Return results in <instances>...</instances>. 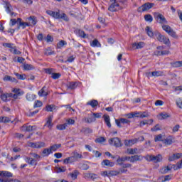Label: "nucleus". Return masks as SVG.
I'll return each instance as SVG.
<instances>
[{"label":"nucleus","instance_id":"45","mask_svg":"<svg viewBox=\"0 0 182 182\" xmlns=\"http://www.w3.org/2000/svg\"><path fill=\"white\" fill-rule=\"evenodd\" d=\"M144 19L146 22H153V16H151L150 14L145 15Z\"/></svg>","mask_w":182,"mask_h":182},{"label":"nucleus","instance_id":"38","mask_svg":"<svg viewBox=\"0 0 182 182\" xmlns=\"http://www.w3.org/2000/svg\"><path fill=\"white\" fill-rule=\"evenodd\" d=\"M171 65L173 66V68H181L182 61L173 62L171 63Z\"/></svg>","mask_w":182,"mask_h":182},{"label":"nucleus","instance_id":"11","mask_svg":"<svg viewBox=\"0 0 182 182\" xmlns=\"http://www.w3.org/2000/svg\"><path fill=\"white\" fill-rule=\"evenodd\" d=\"M17 21L18 22V26L16 28V31H19L21 28H22V29H25L26 26H30L29 23L22 21V18H18Z\"/></svg>","mask_w":182,"mask_h":182},{"label":"nucleus","instance_id":"26","mask_svg":"<svg viewBox=\"0 0 182 182\" xmlns=\"http://www.w3.org/2000/svg\"><path fill=\"white\" fill-rule=\"evenodd\" d=\"M101 164L102 166H107V167H113V166H114V164L108 159L103 160Z\"/></svg>","mask_w":182,"mask_h":182},{"label":"nucleus","instance_id":"31","mask_svg":"<svg viewBox=\"0 0 182 182\" xmlns=\"http://www.w3.org/2000/svg\"><path fill=\"white\" fill-rule=\"evenodd\" d=\"M43 157H48L49 154H52V151H50V148L44 149L42 152Z\"/></svg>","mask_w":182,"mask_h":182},{"label":"nucleus","instance_id":"16","mask_svg":"<svg viewBox=\"0 0 182 182\" xmlns=\"http://www.w3.org/2000/svg\"><path fill=\"white\" fill-rule=\"evenodd\" d=\"M173 169V166H171V164H169L166 166H164L160 169V173L161 174H167L168 171H170Z\"/></svg>","mask_w":182,"mask_h":182},{"label":"nucleus","instance_id":"20","mask_svg":"<svg viewBox=\"0 0 182 182\" xmlns=\"http://www.w3.org/2000/svg\"><path fill=\"white\" fill-rule=\"evenodd\" d=\"M141 160H143V156L141 155H134L131 156V163L141 161Z\"/></svg>","mask_w":182,"mask_h":182},{"label":"nucleus","instance_id":"18","mask_svg":"<svg viewBox=\"0 0 182 182\" xmlns=\"http://www.w3.org/2000/svg\"><path fill=\"white\" fill-rule=\"evenodd\" d=\"M144 46H146L144 42L134 43L132 44L133 49H143Z\"/></svg>","mask_w":182,"mask_h":182},{"label":"nucleus","instance_id":"27","mask_svg":"<svg viewBox=\"0 0 182 182\" xmlns=\"http://www.w3.org/2000/svg\"><path fill=\"white\" fill-rule=\"evenodd\" d=\"M103 119L107 127H112V124L110 123V116L105 114L103 115Z\"/></svg>","mask_w":182,"mask_h":182},{"label":"nucleus","instance_id":"5","mask_svg":"<svg viewBox=\"0 0 182 182\" xmlns=\"http://www.w3.org/2000/svg\"><path fill=\"white\" fill-rule=\"evenodd\" d=\"M112 4L109 6L108 9L111 12H116V11H119L120 9V2L122 0H110Z\"/></svg>","mask_w":182,"mask_h":182},{"label":"nucleus","instance_id":"52","mask_svg":"<svg viewBox=\"0 0 182 182\" xmlns=\"http://www.w3.org/2000/svg\"><path fill=\"white\" fill-rule=\"evenodd\" d=\"M16 23H19V22L18 21V20L15 19V18H11L10 20V23L9 25L10 26H15Z\"/></svg>","mask_w":182,"mask_h":182},{"label":"nucleus","instance_id":"44","mask_svg":"<svg viewBox=\"0 0 182 182\" xmlns=\"http://www.w3.org/2000/svg\"><path fill=\"white\" fill-rule=\"evenodd\" d=\"M128 154H137V149H127V150Z\"/></svg>","mask_w":182,"mask_h":182},{"label":"nucleus","instance_id":"41","mask_svg":"<svg viewBox=\"0 0 182 182\" xmlns=\"http://www.w3.org/2000/svg\"><path fill=\"white\" fill-rule=\"evenodd\" d=\"M66 45H68V43L62 40L57 44V47L58 48V49H61V48H63V46Z\"/></svg>","mask_w":182,"mask_h":182},{"label":"nucleus","instance_id":"17","mask_svg":"<svg viewBox=\"0 0 182 182\" xmlns=\"http://www.w3.org/2000/svg\"><path fill=\"white\" fill-rule=\"evenodd\" d=\"M123 161H130L131 162V156H124V157H122V158H120V156H119L117 160V162L118 163V164L122 166Z\"/></svg>","mask_w":182,"mask_h":182},{"label":"nucleus","instance_id":"9","mask_svg":"<svg viewBox=\"0 0 182 182\" xmlns=\"http://www.w3.org/2000/svg\"><path fill=\"white\" fill-rule=\"evenodd\" d=\"M162 29L165 31V32H167L168 35H169L170 36H172V38H176V36H177L174 30H173V28H171V27H170V26L168 25H166V24L162 25Z\"/></svg>","mask_w":182,"mask_h":182},{"label":"nucleus","instance_id":"59","mask_svg":"<svg viewBox=\"0 0 182 182\" xmlns=\"http://www.w3.org/2000/svg\"><path fill=\"white\" fill-rule=\"evenodd\" d=\"M96 143H105V141H106V139H105V137H99L97 139H95Z\"/></svg>","mask_w":182,"mask_h":182},{"label":"nucleus","instance_id":"35","mask_svg":"<svg viewBox=\"0 0 182 182\" xmlns=\"http://www.w3.org/2000/svg\"><path fill=\"white\" fill-rule=\"evenodd\" d=\"M23 69L24 70H33V69H35V66L31 64H25L23 65Z\"/></svg>","mask_w":182,"mask_h":182},{"label":"nucleus","instance_id":"15","mask_svg":"<svg viewBox=\"0 0 182 182\" xmlns=\"http://www.w3.org/2000/svg\"><path fill=\"white\" fill-rule=\"evenodd\" d=\"M147 77H152V76L159 77L163 76V72L161 71H154L146 73Z\"/></svg>","mask_w":182,"mask_h":182},{"label":"nucleus","instance_id":"7","mask_svg":"<svg viewBox=\"0 0 182 182\" xmlns=\"http://www.w3.org/2000/svg\"><path fill=\"white\" fill-rule=\"evenodd\" d=\"M154 16L157 22H159V23H161V25H167V20L166 19V17H164L163 14H160V13L155 12L154 13Z\"/></svg>","mask_w":182,"mask_h":182},{"label":"nucleus","instance_id":"19","mask_svg":"<svg viewBox=\"0 0 182 182\" xmlns=\"http://www.w3.org/2000/svg\"><path fill=\"white\" fill-rule=\"evenodd\" d=\"M3 80L4 82H13L14 83H18V80H16L15 77H13L10 75H5L3 78Z\"/></svg>","mask_w":182,"mask_h":182},{"label":"nucleus","instance_id":"10","mask_svg":"<svg viewBox=\"0 0 182 182\" xmlns=\"http://www.w3.org/2000/svg\"><path fill=\"white\" fill-rule=\"evenodd\" d=\"M109 144H114L115 147H122V141L118 137H114L109 140Z\"/></svg>","mask_w":182,"mask_h":182},{"label":"nucleus","instance_id":"39","mask_svg":"<svg viewBox=\"0 0 182 182\" xmlns=\"http://www.w3.org/2000/svg\"><path fill=\"white\" fill-rule=\"evenodd\" d=\"M159 178L160 180H161L162 182L170 181V180H171V176L166 175L165 176H161Z\"/></svg>","mask_w":182,"mask_h":182},{"label":"nucleus","instance_id":"21","mask_svg":"<svg viewBox=\"0 0 182 182\" xmlns=\"http://www.w3.org/2000/svg\"><path fill=\"white\" fill-rule=\"evenodd\" d=\"M38 96L41 97H46L48 95V92L46 91V87L44 86L38 92Z\"/></svg>","mask_w":182,"mask_h":182},{"label":"nucleus","instance_id":"36","mask_svg":"<svg viewBox=\"0 0 182 182\" xmlns=\"http://www.w3.org/2000/svg\"><path fill=\"white\" fill-rule=\"evenodd\" d=\"M12 92L18 96H22L23 95V91H21L19 88H14Z\"/></svg>","mask_w":182,"mask_h":182},{"label":"nucleus","instance_id":"47","mask_svg":"<svg viewBox=\"0 0 182 182\" xmlns=\"http://www.w3.org/2000/svg\"><path fill=\"white\" fill-rule=\"evenodd\" d=\"M28 21H29V22H31V23L32 25H36V17H35V16H30L28 18Z\"/></svg>","mask_w":182,"mask_h":182},{"label":"nucleus","instance_id":"4","mask_svg":"<svg viewBox=\"0 0 182 182\" xmlns=\"http://www.w3.org/2000/svg\"><path fill=\"white\" fill-rule=\"evenodd\" d=\"M12 173L6 171H0V182H11L9 177H12Z\"/></svg>","mask_w":182,"mask_h":182},{"label":"nucleus","instance_id":"42","mask_svg":"<svg viewBox=\"0 0 182 182\" xmlns=\"http://www.w3.org/2000/svg\"><path fill=\"white\" fill-rule=\"evenodd\" d=\"M66 127H68V125L66 124H58L56 126V129L58 130H66Z\"/></svg>","mask_w":182,"mask_h":182},{"label":"nucleus","instance_id":"37","mask_svg":"<svg viewBox=\"0 0 182 182\" xmlns=\"http://www.w3.org/2000/svg\"><path fill=\"white\" fill-rule=\"evenodd\" d=\"M11 119L8 117H0V123H9Z\"/></svg>","mask_w":182,"mask_h":182},{"label":"nucleus","instance_id":"56","mask_svg":"<svg viewBox=\"0 0 182 182\" xmlns=\"http://www.w3.org/2000/svg\"><path fill=\"white\" fill-rule=\"evenodd\" d=\"M165 144H168V146L173 144V139L171 138H166L164 141Z\"/></svg>","mask_w":182,"mask_h":182},{"label":"nucleus","instance_id":"23","mask_svg":"<svg viewBox=\"0 0 182 182\" xmlns=\"http://www.w3.org/2000/svg\"><path fill=\"white\" fill-rule=\"evenodd\" d=\"M52 120H53V116L50 115L48 119L47 122L46 123V126L48 127V129H52V126H53V124L52 123Z\"/></svg>","mask_w":182,"mask_h":182},{"label":"nucleus","instance_id":"3","mask_svg":"<svg viewBox=\"0 0 182 182\" xmlns=\"http://www.w3.org/2000/svg\"><path fill=\"white\" fill-rule=\"evenodd\" d=\"M155 36L157 41H159V42H161L162 43H164V45H167V46H170L171 45V43L170 42V39L166 37V36L161 35L160 32L155 31Z\"/></svg>","mask_w":182,"mask_h":182},{"label":"nucleus","instance_id":"34","mask_svg":"<svg viewBox=\"0 0 182 182\" xmlns=\"http://www.w3.org/2000/svg\"><path fill=\"white\" fill-rule=\"evenodd\" d=\"M70 176L73 180H76L77 178V176H79V171H77V170H75L71 173H70Z\"/></svg>","mask_w":182,"mask_h":182},{"label":"nucleus","instance_id":"57","mask_svg":"<svg viewBox=\"0 0 182 182\" xmlns=\"http://www.w3.org/2000/svg\"><path fill=\"white\" fill-rule=\"evenodd\" d=\"M52 79L56 80L60 77V73H53L51 75Z\"/></svg>","mask_w":182,"mask_h":182},{"label":"nucleus","instance_id":"12","mask_svg":"<svg viewBox=\"0 0 182 182\" xmlns=\"http://www.w3.org/2000/svg\"><path fill=\"white\" fill-rule=\"evenodd\" d=\"M21 132H32L33 130H36V126H31L24 124L21 127Z\"/></svg>","mask_w":182,"mask_h":182},{"label":"nucleus","instance_id":"29","mask_svg":"<svg viewBox=\"0 0 182 182\" xmlns=\"http://www.w3.org/2000/svg\"><path fill=\"white\" fill-rule=\"evenodd\" d=\"M62 147V144H54L50 146V150L52 153H53V151H56V150H58V149H60Z\"/></svg>","mask_w":182,"mask_h":182},{"label":"nucleus","instance_id":"25","mask_svg":"<svg viewBox=\"0 0 182 182\" xmlns=\"http://www.w3.org/2000/svg\"><path fill=\"white\" fill-rule=\"evenodd\" d=\"M77 82H68L67 85V87L68 89H70L71 90H73V89H76L77 87Z\"/></svg>","mask_w":182,"mask_h":182},{"label":"nucleus","instance_id":"32","mask_svg":"<svg viewBox=\"0 0 182 182\" xmlns=\"http://www.w3.org/2000/svg\"><path fill=\"white\" fill-rule=\"evenodd\" d=\"M87 105L88 106H91L92 107H96V106H97V105H99V102H97V100H92L87 102Z\"/></svg>","mask_w":182,"mask_h":182},{"label":"nucleus","instance_id":"55","mask_svg":"<svg viewBox=\"0 0 182 182\" xmlns=\"http://www.w3.org/2000/svg\"><path fill=\"white\" fill-rule=\"evenodd\" d=\"M73 156L74 158H75L77 160V159H82V157H83V156H82V154H79V153H77V152H76V151H74V152H73Z\"/></svg>","mask_w":182,"mask_h":182},{"label":"nucleus","instance_id":"54","mask_svg":"<svg viewBox=\"0 0 182 182\" xmlns=\"http://www.w3.org/2000/svg\"><path fill=\"white\" fill-rule=\"evenodd\" d=\"M120 122L122 124H130V120H128L127 119H124V118H121Z\"/></svg>","mask_w":182,"mask_h":182},{"label":"nucleus","instance_id":"63","mask_svg":"<svg viewBox=\"0 0 182 182\" xmlns=\"http://www.w3.org/2000/svg\"><path fill=\"white\" fill-rule=\"evenodd\" d=\"M92 153L95 157H100L102 156V153L99 152V151H92Z\"/></svg>","mask_w":182,"mask_h":182},{"label":"nucleus","instance_id":"22","mask_svg":"<svg viewBox=\"0 0 182 182\" xmlns=\"http://www.w3.org/2000/svg\"><path fill=\"white\" fill-rule=\"evenodd\" d=\"M4 8L6 9V12H7V14H10L12 11V5H11V4L8 1H4Z\"/></svg>","mask_w":182,"mask_h":182},{"label":"nucleus","instance_id":"60","mask_svg":"<svg viewBox=\"0 0 182 182\" xmlns=\"http://www.w3.org/2000/svg\"><path fill=\"white\" fill-rule=\"evenodd\" d=\"M78 35L80 38H86V33L82 30H78Z\"/></svg>","mask_w":182,"mask_h":182},{"label":"nucleus","instance_id":"30","mask_svg":"<svg viewBox=\"0 0 182 182\" xmlns=\"http://www.w3.org/2000/svg\"><path fill=\"white\" fill-rule=\"evenodd\" d=\"M26 97L28 102H33V100H35V99H36V95H33V94H27L26 95Z\"/></svg>","mask_w":182,"mask_h":182},{"label":"nucleus","instance_id":"24","mask_svg":"<svg viewBox=\"0 0 182 182\" xmlns=\"http://www.w3.org/2000/svg\"><path fill=\"white\" fill-rule=\"evenodd\" d=\"M90 46H92V48H101L102 44H100V42H99L97 39H95L90 43Z\"/></svg>","mask_w":182,"mask_h":182},{"label":"nucleus","instance_id":"2","mask_svg":"<svg viewBox=\"0 0 182 182\" xmlns=\"http://www.w3.org/2000/svg\"><path fill=\"white\" fill-rule=\"evenodd\" d=\"M46 14L50 15V16L55 18V19H63V21H65V22H69V17H68L65 13H62L60 14V12L59 11L55 12L50 10H48L46 11Z\"/></svg>","mask_w":182,"mask_h":182},{"label":"nucleus","instance_id":"8","mask_svg":"<svg viewBox=\"0 0 182 182\" xmlns=\"http://www.w3.org/2000/svg\"><path fill=\"white\" fill-rule=\"evenodd\" d=\"M154 6V3L147 2L138 8V12H146Z\"/></svg>","mask_w":182,"mask_h":182},{"label":"nucleus","instance_id":"43","mask_svg":"<svg viewBox=\"0 0 182 182\" xmlns=\"http://www.w3.org/2000/svg\"><path fill=\"white\" fill-rule=\"evenodd\" d=\"M17 79H19L20 80H25L26 79V75L25 74L21 75L18 73H15Z\"/></svg>","mask_w":182,"mask_h":182},{"label":"nucleus","instance_id":"6","mask_svg":"<svg viewBox=\"0 0 182 182\" xmlns=\"http://www.w3.org/2000/svg\"><path fill=\"white\" fill-rule=\"evenodd\" d=\"M144 159L146 161H153L154 163H160L163 160V156L161 154H158L156 156L154 155H146Z\"/></svg>","mask_w":182,"mask_h":182},{"label":"nucleus","instance_id":"1","mask_svg":"<svg viewBox=\"0 0 182 182\" xmlns=\"http://www.w3.org/2000/svg\"><path fill=\"white\" fill-rule=\"evenodd\" d=\"M29 155L31 156H24L26 163H28L29 166H37L38 161L41 160L40 155L33 152H31Z\"/></svg>","mask_w":182,"mask_h":182},{"label":"nucleus","instance_id":"61","mask_svg":"<svg viewBox=\"0 0 182 182\" xmlns=\"http://www.w3.org/2000/svg\"><path fill=\"white\" fill-rule=\"evenodd\" d=\"M76 58V55H71L70 57H68L67 62H68L69 63H72V62H73V60H75Z\"/></svg>","mask_w":182,"mask_h":182},{"label":"nucleus","instance_id":"40","mask_svg":"<svg viewBox=\"0 0 182 182\" xmlns=\"http://www.w3.org/2000/svg\"><path fill=\"white\" fill-rule=\"evenodd\" d=\"M46 109L47 112H53L56 109V106L53 105H47Z\"/></svg>","mask_w":182,"mask_h":182},{"label":"nucleus","instance_id":"64","mask_svg":"<svg viewBox=\"0 0 182 182\" xmlns=\"http://www.w3.org/2000/svg\"><path fill=\"white\" fill-rule=\"evenodd\" d=\"M80 168H82V170H89V166L86 164H80Z\"/></svg>","mask_w":182,"mask_h":182},{"label":"nucleus","instance_id":"51","mask_svg":"<svg viewBox=\"0 0 182 182\" xmlns=\"http://www.w3.org/2000/svg\"><path fill=\"white\" fill-rule=\"evenodd\" d=\"M43 105V104L42 103L41 101L37 100V101L35 102V104H34L33 107H34V108H36V107H42V105Z\"/></svg>","mask_w":182,"mask_h":182},{"label":"nucleus","instance_id":"33","mask_svg":"<svg viewBox=\"0 0 182 182\" xmlns=\"http://www.w3.org/2000/svg\"><path fill=\"white\" fill-rule=\"evenodd\" d=\"M136 143V140L134 139H130V140H125L124 144L125 146L130 147L131 146H133Z\"/></svg>","mask_w":182,"mask_h":182},{"label":"nucleus","instance_id":"62","mask_svg":"<svg viewBox=\"0 0 182 182\" xmlns=\"http://www.w3.org/2000/svg\"><path fill=\"white\" fill-rule=\"evenodd\" d=\"M66 123L65 124L68 126V124H73L75 123V119H66Z\"/></svg>","mask_w":182,"mask_h":182},{"label":"nucleus","instance_id":"13","mask_svg":"<svg viewBox=\"0 0 182 182\" xmlns=\"http://www.w3.org/2000/svg\"><path fill=\"white\" fill-rule=\"evenodd\" d=\"M84 177L85 178H90V180H92V181H95V180H97V178H99V176L97 174L92 173H84Z\"/></svg>","mask_w":182,"mask_h":182},{"label":"nucleus","instance_id":"28","mask_svg":"<svg viewBox=\"0 0 182 182\" xmlns=\"http://www.w3.org/2000/svg\"><path fill=\"white\" fill-rule=\"evenodd\" d=\"M146 31L147 33V35L150 36V38H153L154 36H156V32H153V30L149 26L146 27Z\"/></svg>","mask_w":182,"mask_h":182},{"label":"nucleus","instance_id":"53","mask_svg":"<svg viewBox=\"0 0 182 182\" xmlns=\"http://www.w3.org/2000/svg\"><path fill=\"white\" fill-rule=\"evenodd\" d=\"M45 55L50 56V55H55V51H52L50 48L46 50Z\"/></svg>","mask_w":182,"mask_h":182},{"label":"nucleus","instance_id":"50","mask_svg":"<svg viewBox=\"0 0 182 182\" xmlns=\"http://www.w3.org/2000/svg\"><path fill=\"white\" fill-rule=\"evenodd\" d=\"M139 117L141 119H144V117H149V113L147 112H140Z\"/></svg>","mask_w":182,"mask_h":182},{"label":"nucleus","instance_id":"46","mask_svg":"<svg viewBox=\"0 0 182 182\" xmlns=\"http://www.w3.org/2000/svg\"><path fill=\"white\" fill-rule=\"evenodd\" d=\"M10 52L14 53V55H21V51H19L16 48L14 47L13 48L10 49Z\"/></svg>","mask_w":182,"mask_h":182},{"label":"nucleus","instance_id":"14","mask_svg":"<svg viewBox=\"0 0 182 182\" xmlns=\"http://www.w3.org/2000/svg\"><path fill=\"white\" fill-rule=\"evenodd\" d=\"M30 147L32 149H41L45 147V143L43 142H31L29 144Z\"/></svg>","mask_w":182,"mask_h":182},{"label":"nucleus","instance_id":"58","mask_svg":"<svg viewBox=\"0 0 182 182\" xmlns=\"http://www.w3.org/2000/svg\"><path fill=\"white\" fill-rule=\"evenodd\" d=\"M119 174H120L119 171H110L109 172V176H119Z\"/></svg>","mask_w":182,"mask_h":182},{"label":"nucleus","instance_id":"48","mask_svg":"<svg viewBox=\"0 0 182 182\" xmlns=\"http://www.w3.org/2000/svg\"><path fill=\"white\" fill-rule=\"evenodd\" d=\"M0 97L3 102H8V95L6 93L1 94Z\"/></svg>","mask_w":182,"mask_h":182},{"label":"nucleus","instance_id":"49","mask_svg":"<svg viewBox=\"0 0 182 182\" xmlns=\"http://www.w3.org/2000/svg\"><path fill=\"white\" fill-rule=\"evenodd\" d=\"M66 171V168L65 166L58 167L56 169V173H65Z\"/></svg>","mask_w":182,"mask_h":182}]
</instances>
